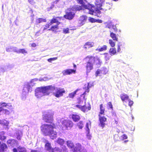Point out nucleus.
Masks as SVG:
<instances>
[{
  "label": "nucleus",
  "instance_id": "1",
  "mask_svg": "<svg viewBox=\"0 0 152 152\" xmlns=\"http://www.w3.org/2000/svg\"><path fill=\"white\" fill-rule=\"evenodd\" d=\"M40 128L42 132L45 136H48L53 140L57 137V132L53 130L54 129L56 128L55 124L52 123L50 124H43L41 126Z\"/></svg>",
  "mask_w": 152,
  "mask_h": 152
},
{
  "label": "nucleus",
  "instance_id": "2",
  "mask_svg": "<svg viewBox=\"0 0 152 152\" xmlns=\"http://www.w3.org/2000/svg\"><path fill=\"white\" fill-rule=\"evenodd\" d=\"M86 61L85 68L87 73H89L93 69L94 65H100L101 61L99 58L97 56H88L84 58Z\"/></svg>",
  "mask_w": 152,
  "mask_h": 152
},
{
  "label": "nucleus",
  "instance_id": "3",
  "mask_svg": "<svg viewBox=\"0 0 152 152\" xmlns=\"http://www.w3.org/2000/svg\"><path fill=\"white\" fill-rule=\"evenodd\" d=\"M61 123L60 127L63 131L69 130L74 125L73 122L69 120H64L61 121Z\"/></svg>",
  "mask_w": 152,
  "mask_h": 152
},
{
  "label": "nucleus",
  "instance_id": "4",
  "mask_svg": "<svg viewBox=\"0 0 152 152\" xmlns=\"http://www.w3.org/2000/svg\"><path fill=\"white\" fill-rule=\"evenodd\" d=\"M53 112H48L43 115L42 119L45 122L51 124L53 121Z\"/></svg>",
  "mask_w": 152,
  "mask_h": 152
},
{
  "label": "nucleus",
  "instance_id": "5",
  "mask_svg": "<svg viewBox=\"0 0 152 152\" xmlns=\"http://www.w3.org/2000/svg\"><path fill=\"white\" fill-rule=\"evenodd\" d=\"M40 88L41 91L44 95H49L50 92L54 91L55 89V87L52 85L41 87Z\"/></svg>",
  "mask_w": 152,
  "mask_h": 152
},
{
  "label": "nucleus",
  "instance_id": "6",
  "mask_svg": "<svg viewBox=\"0 0 152 152\" xmlns=\"http://www.w3.org/2000/svg\"><path fill=\"white\" fill-rule=\"evenodd\" d=\"M89 92V88L88 87H87V88L84 92L82 94L80 95V97H79L77 98V103L79 105L82 104L83 102V99H84L85 100V103H86L87 99L85 98V96L86 94V93H88Z\"/></svg>",
  "mask_w": 152,
  "mask_h": 152
},
{
  "label": "nucleus",
  "instance_id": "7",
  "mask_svg": "<svg viewBox=\"0 0 152 152\" xmlns=\"http://www.w3.org/2000/svg\"><path fill=\"white\" fill-rule=\"evenodd\" d=\"M55 90V91L53 93V95L57 98L62 96L63 94L65 93V91L63 88H56Z\"/></svg>",
  "mask_w": 152,
  "mask_h": 152
},
{
  "label": "nucleus",
  "instance_id": "8",
  "mask_svg": "<svg viewBox=\"0 0 152 152\" xmlns=\"http://www.w3.org/2000/svg\"><path fill=\"white\" fill-rule=\"evenodd\" d=\"M75 106L80 110L84 113L87 112L90 110L91 109V105L89 104L87 105H86V103H85V104L83 106L79 104H77Z\"/></svg>",
  "mask_w": 152,
  "mask_h": 152
},
{
  "label": "nucleus",
  "instance_id": "9",
  "mask_svg": "<svg viewBox=\"0 0 152 152\" xmlns=\"http://www.w3.org/2000/svg\"><path fill=\"white\" fill-rule=\"evenodd\" d=\"M98 116L99 121V126L103 128L105 127L106 125L105 122H107V118L104 116H101L100 114H99Z\"/></svg>",
  "mask_w": 152,
  "mask_h": 152
},
{
  "label": "nucleus",
  "instance_id": "10",
  "mask_svg": "<svg viewBox=\"0 0 152 152\" xmlns=\"http://www.w3.org/2000/svg\"><path fill=\"white\" fill-rule=\"evenodd\" d=\"M91 9H89L88 13L91 15H94V16H97L99 17L100 15L101 14V11L99 10H94L92 8H94V6H91Z\"/></svg>",
  "mask_w": 152,
  "mask_h": 152
},
{
  "label": "nucleus",
  "instance_id": "11",
  "mask_svg": "<svg viewBox=\"0 0 152 152\" xmlns=\"http://www.w3.org/2000/svg\"><path fill=\"white\" fill-rule=\"evenodd\" d=\"M75 16L74 12L72 11H68L66 12V14L64 16V17L66 19L71 20Z\"/></svg>",
  "mask_w": 152,
  "mask_h": 152
},
{
  "label": "nucleus",
  "instance_id": "12",
  "mask_svg": "<svg viewBox=\"0 0 152 152\" xmlns=\"http://www.w3.org/2000/svg\"><path fill=\"white\" fill-rule=\"evenodd\" d=\"M76 73V69H65L62 72V73L64 75H70L72 73Z\"/></svg>",
  "mask_w": 152,
  "mask_h": 152
},
{
  "label": "nucleus",
  "instance_id": "13",
  "mask_svg": "<svg viewBox=\"0 0 152 152\" xmlns=\"http://www.w3.org/2000/svg\"><path fill=\"white\" fill-rule=\"evenodd\" d=\"M7 149V145L5 143H1V142L0 141V152H5Z\"/></svg>",
  "mask_w": 152,
  "mask_h": 152
},
{
  "label": "nucleus",
  "instance_id": "14",
  "mask_svg": "<svg viewBox=\"0 0 152 152\" xmlns=\"http://www.w3.org/2000/svg\"><path fill=\"white\" fill-rule=\"evenodd\" d=\"M87 17L85 15H83L81 16L78 20V23L82 26L85 23L86 21L87 20Z\"/></svg>",
  "mask_w": 152,
  "mask_h": 152
},
{
  "label": "nucleus",
  "instance_id": "15",
  "mask_svg": "<svg viewBox=\"0 0 152 152\" xmlns=\"http://www.w3.org/2000/svg\"><path fill=\"white\" fill-rule=\"evenodd\" d=\"M62 17H57L56 18H53L50 21V23L52 25L54 23H57L56 24H59L60 22L58 20V19H61Z\"/></svg>",
  "mask_w": 152,
  "mask_h": 152
},
{
  "label": "nucleus",
  "instance_id": "16",
  "mask_svg": "<svg viewBox=\"0 0 152 152\" xmlns=\"http://www.w3.org/2000/svg\"><path fill=\"white\" fill-rule=\"evenodd\" d=\"M59 25L56 24L52 26L50 28L48 29V30L51 31L55 33H57L58 32L57 30L59 29Z\"/></svg>",
  "mask_w": 152,
  "mask_h": 152
},
{
  "label": "nucleus",
  "instance_id": "17",
  "mask_svg": "<svg viewBox=\"0 0 152 152\" xmlns=\"http://www.w3.org/2000/svg\"><path fill=\"white\" fill-rule=\"evenodd\" d=\"M94 45V43L92 42H88L84 45L83 48L86 49L92 47Z\"/></svg>",
  "mask_w": 152,
  "mask_h": 152
},
{
  "label": "nucleus",
  "instance_id": "18",
  "mask_svg": "<svg viewBox=\"0 0 152 152\" xmlns=\"http://www.w3.org/2000/svg\"><path fill=\"white\" fill-rule=\"evenodd\" d=\"M40 87L37 88L35 90V95L37 98L41 97L42 96Z\"/></svg>",
  "mask_w": 152,
  "mask_h": 152
},
{
  "label": "nucleus",
  "instance_id": "19",
  "mask_svg": "<svg viewBox=\"0 0 152 152\" xmlns=\"http://www.w3.org/2000/svg\"><path fill=\"white\" fill-rule=\"evenodd\" d=\"M72 118L74 121L77 122L80 120V117L78 115L73 114L72 115Z\"/></svg>",
  "mask_w": 152,
  "mask_h": 152
},
{
  "label": "nucleus",
  "instance_id": "20",
  "mask_svg": "<svg viewBox=\"0 0 152 152\" xmlns=\"http://www.w3.org/2000/svg\"><path fill=\"white\" fill-rule=\"evenodd\" d=\"M120 98L123 102L125 101L126 100L129 99V96L126 94L124 93L120 95Z\"/></svg>",
  "mask_w": 152,
  "mask_h": 152
},
{
  "label": "nucleus",
  "instance_id": "21",
  "mask_svg": "<svg viewBox=\"0 0 152 152\" xmlns=\"http://www.w3.org/2000/svg\"><path fill=\"white\" fill-rule=\"evenodd\" d=\"M47 141V142L45 145V147L46 150L48 151L49 152L53 148L52 147L51 143L49 142L48 141Z\"/></svg>",
  "mask_w": 152,
  "mask_h": 152
},
{
  "label": "nucleus",
  "instance_id": "22",
  "mask_svg": "<svg viewBox=\"0 0 152 152\" xmlns=\"http://www.w3.org/2000/svg\"><path fill=\"white\" fill-rule=\"evenodd\" d=\"M104 0H95V5L97 7L100 8L102 6L103 2L104 1Z\"/></svg>",
  "mask_w": 152,
  "mask_h": 152
},
{
  "label": "nucleus",
  "instance_id": "23",
  "mask_svg": "<svg viewBox=\"0 0 152 152\" xmlns=\"http://www.w3.org/2000/svg\"><path fill=\"white\" fill-rule=\"evenodd\" d=\"M84 8L82 5H75L73 7V9L75 11H80Z\"/></svg>",
  "mask_w": 152,
  "mask_h": 152
},
{
  "label": "nucleus",
  "instance_id": "24",
  "mask_svg": "<svg viewBox=\"0 0 152 152\" xmlns=\"http://www.w3.org/2000/svg\"><path fill=\"white\" fill-rule=\"evenodd\" d=\"M84 1H86V0H77V2L78 3L81 4V5L85 9H89L88 8V7L87 5L86 4Z\"/></svg>",
  "mask_w": 152,
  "mask_h": 152
},
{
  "label": "nucleus",
  "instance_id": "25",
  "mask_svg": "<svg viewBox=\"0 0 152 152\" xmlns=\"http://www.w3.org/2000/svg\"><path fill=\"white\" fill-rule=\"evenodd\" d=\"M47 21L45 18H39L36 20V23L37 24L43 22H45Z\"/></svg>",
  "mask_w": 152,
  "mask_h": 152
},
{
  "label": "nucleus",
  "instance_id": "26",
  "mask_svg": "<svg viewBox=\"0 0 152 152\" xmlns=\"http://www.w3.org/2000/svg\"><path fill=\"white\" fill-rule=\"evenodd\" d=\"M17 141L14 139H9L7 141V143L8 145H12L15 144Z\"/></svg>",
  "mask_w": 152,
  "mask_h": 152
},
{
  "label": "nucleus",
  "instance_id": "27",
  "mask_svg": "<svg viewBox=\"0 0 152 152\" xmlns=\"http://www.w3.org/2000/svg\"><path fill=\"white\" fill-rule=\"evenodd\" d=\"M110 37L112 38L113 39L116 41H118V38L117 37L116 34L113 32L110 31Z\"/></svg>",
  "mask_w": 152,
  "mask_h": 152
},
{
  "label": "nucleus",
  "instance_id": "28",
  "mask_svg": "<svg viewBox=\"0 0 152 152\" xmlns=\"http://www.w3.org/2000/svg\"><path fill=\"white\" fill-rule=\"evenodd\" d=\"M66 145L69 148H73L75 146L74 143L71 140H68L66 141Z\"/></svg>",
  "mask_w": 152,
  "mask_h": 152
},
{
  "label": "nucleus",
  "instance_id": "29",
  "mask_svg": "<svg viewBox=\"0 0 152 152\" xmlns=\"http://www.w3.org/2000/svg\"><path fill=\"white\" fill-rule=\"evenodd\" d=\"M109 52L111 56H112L115 54L117 52L115 48H111L110 49Z\"/></svg>",
  "mask_w": 152,
  "mask_h": 152
},
{
  "label": "nucleus",
  "instance_id": "30",
  "mask_svg": "<svg viewBox=\"0 0 152 152\" xmlns=\"http://www.w3.org/2000/svg\"><path fill=\"white\" fill-rule=\"evenodd\" d=\"M107 47L106 45H104L102 47L97 48L96 49V50L98 51L99 52H102L107 50Z\"/></svg>",
  "mask_w": 152,
  "mask_h": 152
},
{
  "label": "nucleus",
  "instance_id": "31",
  "mask_svg": "<svg viewBox=\"0 0 152 152\" xmlns=\"http://www.w3.org/2000/svg\"><path fill=\"white\" fill-rule=\"evenodd\" d=\"M100 111L99 114H100V115H104L105 109L103 107L102 104H101L100 105Z\"/></svg>",
  "mask_w": 152,
  "mask_h": 152
},
{
  "label": "nucleus",
  "instance_id": "32",
  "mask_svg": "<svg viewBox=\"0 0 152 152\" xmlns=\"http://www.w3.org/2000/svg\"><path fill=\"white\" fill-rule=\"evenodd\" d=\"M80 90V89H77L75 90L74 92L69 93L68 95L69 97L71 98H73L75 95L76 94L77 92Z\"/></svg>",
  "mask_w": 152,
  "mask_h": 152
},
{
  "label": "nucleus",
  "instance_id": "33",
  "mask_svg": "<svg viewBox=\"0 0 152 152\" xmlns=\"http://www.w3.org/2000/svg\"><path fill=\"white\" fill-rule=\"evenodd\" d=\"M49 152H62L61 150L58 147H55L49 151Z\"/></svg>",
  "mask_w": 152,
  "mask_h": 152
},
{
  "label": "nucleus",
  "instance_id": "34",
  "mask_svg": "<svg viewBox=\"0 0 152 152\" xmlns=\"http://www.w3.org/2000/svg\"><path fill=\"white\" fill-rule=\"evenodd\" d=\"M76 125L79 129H82L84 127V124L83 121H80Z\"/></svg>",
  "mask_w": 152,
  "mask_h": 152
},
{
  "label": "nucleus",
  "instance_id": "35",
  "mask_svg": "<svg viewBox=\"0 0 152 152\" xmlns=\"http://www.w3.org/2000/svg\"><path fill=\"white\" fill-rule=\"evenodd\" d=\"M56 142L60 145H63L64 143V140L61 138H58L56 141Z\"/></svg>",
  "mask_w": 152,
  "mask_h": 152
},
{
  "label": "nucleus",
  "instance_id": "36",
  "mask_svg": "<svg viewBox=\"0 0 152 152\" xmlns=\"http://www.w3.org/2000/svg\"><path fill=\"white\" fill-rule=\"evenodd\" d=\"M17 149L19 151V152H26V149L24 147H22L20 146H18Z\"/></svg>",
  "mask_w": 152,
  "mask_h": 152
},
{
  "label": "nucleus",
  "instance_id": "37",
  "mask_svg": "<svg viewBox=\"0 0 152 152\" xmlns=\"http://www.w3.org/2000/svg\"><path fill=\"white\" fill-rule=\"evenodd\" d=\"M15 52L18 53H22L24 54V53H27V51L24 49H20L16 51Z\"/></svg>",
  "mask_w": 152,
  "mask_h": 152
},
{
  "label": "nucleus",
  "instance_id": "38",
  "mask_svg": "<svg viewBox=\"0 0 152 152\" xmlns=\"http://www.w3.org/2000/svg\"><path fill=\"white\" fill-rule=\"evenodd\" d=\"M9 124V123L4 119L0 120V124L7 126Z\"/></svg>",
  "mask_w": 152,
  "mask_h": 152
},
{
  "label": "nucleus",
  "instance_id": "39",
  "mask_svg": "<svg viewBox=\"0 0 152 152\" xmlns=\"http://www.w3.org/2000/svg\"><path fill=\"white\" fill-rule=\"evenodd\" d=\"M32 87L31 86L29 85H26L24 87V89H27L28 90V92L31 91L32 90Z\"/></svg>",
  "mask_w": 152,
  "mask_h": 152
},
{
  "label": "nucleus",
  "instance_id": "40",
  "mask_svg": "<svg viewBox=\"0 0 152 152\" xmlns=\"http://www.w3.org/2000/svg\"><path fill=\"white\" fill-rule=\"evenodd\" d=\"M118 31V29L115 26H113L110 28V31L116 32Z\"/></svg>",
  "mask_w": 152,
  "mask_h": 152
},
{
  "label": "nucleus",
  "instance_id": "41",
  "mask_svg": "<svg viewBox=\"0 0 152 152\" xmlns=\"http://www.w3.org/2000/svg\"><path fill=\"white\" fill-rule=\"evenodd\" d=\"M107 107L108 109H111L113 110V107L111 102H109L107 104Z\"/></svg>",
  "mask_w": 152,
  "mask_h": 152
},
{
  "label": "nucleus",
  "instance_id": "42",
  "mask_svg": "<svg viewBox=\"0 0 152 152\" xmlns=\"http://www.w3.org/2000/svg\"><path fill=\"white\" fill-rule=\"evenodd\" d=\"M51 24L50 23H47L45 25V27L43 28V30L44 31L45 30H46L47 29L49 28H50V26H51Z\"/></svg>",
  "mask_w": 152,
  "mask_h": 152
},
{
  "label": "nucleus",
  "instance_id": "43",
  "mask_svg": "<svg viewBox=\"0 0 152 152\" xmlns=\"http://www.w3.org/2000/svg\"><path fill=\"white\" fill-rule=\"evenodd\" d=\"M109 43L112 47H114L115 46V43L112 40L110 39L109 40Z\"/></svg>",
  "mask_w": 152,
  "mask_h": 152
},
{
  "label": "nucleus",
  "instance_id": "44",
  "mask_svg": "<svg viewBox=\"0 0 152 152\" xmlns=\"http://www.w3.org/2000/svg\"><path fill=\"white\" fill-rule=\"evenodd\" d=\"M7 138V137L2 134H0V140L1 141H4Z\"/></svg>",
  "mask_w": 152,
  "mask_h": 152
},
{
  "label": "nucleus",
  "instance_id": "45",
  "mask_svg": "<svg viewBox=\"0 0 152 152\" xmlns=\"http://www.w3.org/2000/svg\"><path fill=\"white\" fill-rule=\"evenodd\" d=\"M63 32L64 34L69 33V28H64L63 30Z\"/></svg>",
  "mask_w": 152,
  "mask_h": 152
},
{
  "label": "nucleus",
  "instance_id": "46",
  "mask_svg": "<svg viewBox=\"0 0 152 152\" xmlns=\"http://www.w3.org/2000/svg\"><path fill=\"white\" fill-rule=\"evenodd\" d=\"M105 55V58L106 61L109 60L110 58V56L107 53H105L104 54Z\"/></svg>",
  "mask_w": 152,
  "mask_h": 152
},
{
  "label": "nucleus",
  "instance_id": "47",
  "mask_svg": "<svg viewBox=\"0 0 152 152\" xmlns=\"http://www.w3.org/2000/svg\"><path fill=\"white\" fill-rule=\"evenodd\" d=\"M89 123H87L86 124V131L87 132V134H89V129L88 127Z\"/></svg>",
  "mask_w": 152,
  "mask_h": 152
},
{
  "label": "nucleus",
  "instance_id": "48",
  "mask_svg": "<svg viewBox=\"0 0 152 152\" xmlns=\"http://www.w3.org/2000/svg\"><path fill=\"white\" fill-rule=\"evenodd\" d=\"M57 57L50 58L48 59V61L49 62H51L52 61L56 60L57 59Z\"/></svg>",
  "mask_w": 152,
  "mask_h": 152
},
{
  "label": "nucleus",
  "instance_id": "49",
  "mask_svg": "<svg viewBox=\"0 0 152 152\" xmlns=\"http://www.w3.org/2000/svg\"><path fill=\"white\" fill-rule=\"evenodd\" d=\"M88 20L91 23H94L96 22V20L93 18L90 17Z\"/></svg>",
  "mask_w": 152,
  "mask_h": 152
},
{
  "label": "nucleus",
  "instance_id": "50",
  "mask_svg": "<svg viewBox=\"0 0 152 152\" xmlns=\"http://www.w3.org/2000/svg\"><path fill=\"white\" fill-rule=\"evenodd\" d=\"M105 6L106 7L105 8L106 10H110L111 8V6L110 4L107 3Z\"/></svg>",
  "mask_w": 152,
  "mask_h": 152
},
{
  "label": "nucleus",
  "instance_id": "51",
  "mask_svg": "<svg viewBox=\"0 0 152 152\" xmlns=\"http://www.w3.org/2000/svg\"><path fill=\"white\" fill-rule=\"evenodd\" d=\"M3 113L4 114H9V111L7 109H3Z\"/></svg>",
  "mask_w": 152,
  "mask_h": 152
},
{
  "label": "nucleus",
  "instance_id": "52",
  "mask_svg": "<svg viewBox=\"0 0 152 152\" xmlns=\"http://www.w3.org/2000/svg\"><path fill=\"white\" fill-rule=\"evenodd\" d=\"M129 101V105L130 106V107L132 106L134 102H133L132 101L130 100V99H129L128 100Z\"/></svg>",
  "mask_w": 152,
  "mask_h": 152
},
{
  "label": "nucleus",
  "instance_id": "53",
  "mask_svg": "<svg viewBox=\"0 0 152 152\" xmlns=\"http://www.w3.org/2000/svg\"><path fill=\"white\" fill-rule=\"evenodd\" d=\"M1 105L2 107H6L7 106V104L5 102H2L1 103Z\"/></svg>",
  "mask_w": 152,
  "mask_h": 152
},
{
  "label": "nucleus",
  "instance_id": "54",
  "mask_svg": "<svg viewBox=\"0 0 152 152\" xmlns=\"http://www.w3.org/2000/svg\"><path fill=\"white\" fill-rule=\"evenodd\" d=\"M28 1L29 3L31 4H33L35 3V2L34 0H28Z\"/></svg>",
  "mask_w": 152,
  "mask_h": 152
},
{
  "label": "nucleus",
  "instance_id": "55",
  "mask_svg": "<svg viewBox=\"0 0 152 152\" xmlns=\"http://www.w3.org/2000/svg\"><path fill=\"white\" fill-rule=\"evenodd\" d=\"M123 140L127 139L128 138L127 135L125 134H123L122 136Z\"/></svg>",
  "mask_w": 152,
  "mask_h": 152
},
{
  "label": "nucleus",
  "instance_id": "56",
  "mask_svg": "<svg viewBox=\"0 0 152 152\" xmlns=\"http://www.w3.org/2000/svg\"><path fill=\"white\" fill-rule=\"evenodd\" d=\"M100 73V70L98 69L96 72L95 75L96 76H97Z\"/></svg>",
  "mask_w": 152,
  "mask_h": 152
},
{
  "label": "nucleus",
  "instance_id": "57",
  "mask_svg": "<svg viewBox=\"0 0 152 152\" xmlns=\"http://www.w3.org/2000/svg\"><path fill=\"white\" fill-rule=\"evenodd\" d=\"M121 49L120 46L118 45V48H117V52H120L121 51Z\"/></svg>",
  "mask_w": 152,
  "mask_h": 152
},
{
  "label": "nucleus",
  "instance_id": "58",
  "mask_svg": "<svg viewBox=\"0 0 152 152\" xmlns=\"http://www.w3.org/2000/svg\"><path fill=\"white\" fill-rule=\"evenodd\" d=\"M21 136H20L19 134H18L17 135V137H16L17 139L18 140H21Z\"/></svg>",
  "mask_w": 152,
  "mask_h": 152
},
{
  "label": "nucleus",
  "instance_id": "59",
  "mask_svg": "<svg viewBox=\"0 0 152 152\" xmlns=\"http://www.w3.org/2000/svg\"><path fill=\"white\" fill-rule=\"evenodd\" d=\"M31 46L32 47L34 48L37 45L35 43H33L31 44Z\"/></svg>",
  "mask_w": 152,
  "mask_h": 152
},
{
  "label": "nucleus",
  "instance_id": "60",
  "mask_svg": "<svg viewBox=\"0 0 152 152\" xmlns=\"http://www.w3.org/2000/svg\"><path fill=\"white\" fill-rule=\"evenodd\" d=\"M12 150L13 152H18L17 149L16 148H14Z\"/></svg>",
  "mask_w": 152,
  "mask_h": 152
},
{
  "label": "nucleus",
  "instance_id": "61",
  "mask_svg": "<svg viewBox=\"0 0 152 152\" xmlns=\"http://www.w3.org/2000/svg\"><path fill=\"white\" fill-rule=\"evenodd\" d=\"M73 67L74 69H76V65L74 63L73 64Z\"/></svg>",
  "mask_w": 152,
  "mask_h": 152
},
{
  "label": "nucleus",
  "instance_id": "62",
  "mask_svg": "<svg viewBox=\"0 0 152 152\" xmlns=\"http://www.w3.org/2000/svg\"><path fill=\"white\" fill-rule=\"evenodd\" d=\"M10 48H6V50L7 51L9 52L10 51Z\"/></svg>",
  "mask_w": 152,
  "mask_h": 152
},
{
  "label": "nucleus",
  "instance_id": "63",
  "mask_svg": "<svg viewBox=\"0 0 152 152\" xmlns=\"http://www.w3.org/2000/svg\"><path fill=\"white\" fill-rule=\"evenodd\" d=\"M73 152H78V151L76 149H74L73 151Z\"/></svg>",
  "mask_w": 152,
  "mask_h": 152
},
{
  "label": "nucleus",
  "instance_id": "64",
  "mask_svg": "<svg viewBox=\"0 0 152 152\" xmlns=\"http://www.w3.org/2000/svg\"><path fill=\"white\" fill-rule=\"evenodd\" d=\"M98 22L99 23H102V20H98Z\"/></svg>",
  "mask_w": 152,
  "mask_h": 152
}]
</instances>
